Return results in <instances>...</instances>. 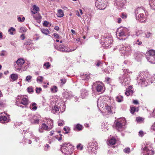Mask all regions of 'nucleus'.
<instances>
[{
    "label": "nucleus",
    "mask_w": 155,
    "mask_h": 155,
    "mask_svg": "<svg viewBox=\"0 0 155 155\" xmlns=\"http://www.w3.org/2000/svg\"><path fill=\"white\" fill-rule=\"evenodd\" d=\"M134 13L137 20L141 22L145 21L146 18L144 13L146 15H147V14L144 7H141L137 8L136 9Z\"/></svg>",
    "instance_id": "obj_1"
},
{
    "label": "nucleus",
    "mask_w": 155,
    "mask_h": 155,
    "mask_svg": "<svg viewBox=\"0 0 155 155\" xmlns=\"http://www.w3.org/2000/svg\"><path fill=\"white\" fill-rule=\"evenodd\" d=\"M113 42L112 38L109 36L103 37L101 39V43L104 48H110Z\"/></svg>",
    "instance_id": "obj_2"
},
{
    "label": "nucleus",
    "mask_w": 155,
    "mask_h": 155,
    "mask_svg": "<svg viewBox=\"0 0 155 155\" xmlns=\"http://www.w3.org/2000/svg\"><path fill=\"white\" fill-rule=\"evenodd\" d=\"M128 30L127 28H123L120 27L118 28L116 31V35L118 38L120 40H123L122 38H120V37L123 38L127 34Z\"/></svg>",
    "instance_id": "obj_3"
},
{
    "label": "nucleus",
    "mask_w": 155,
    "mask_h": 155,
    "mask_svg": "<svg viewBox=\"0 0 155 155\" xmlns=\"http://www.w3.org/2000/svg\"><path fill=\"white\" fill-rule=\"evenodd\" d=\"M146 54L147 60L151 63L155 64V51L153 50H149Z\"/></svg>",
    "instance_id": "obj_4"
},
{
    "label": "nucleus",
    "mask_w": 155,
    "mask_h": 155,
    "mask_svg": "<svg viewBox=\"0 0 155 155\" xmlns=\"http://www.w3.org/2000/svg\"><path fill=\"white\" fill-rule=\"evenodd\" d=\"M72 146L69 143H64L61 147L62 152L65 155H68L71 152V148Z\"/></svg>",
    "instance_id": "obj_5"
},
{
    "label": "nucleus",
    "mask_w": 155,
    "mask_h": 155,
    "mask_svg": "<svg viewBox=\"0 0 155 155\" xmlns=\"http://www.w3.org/2000/svg\"><path fill=\"white\" fill-rule=\"evenodd\" d=\"M95 6L100 10L104 9L106 6V2L105 0H97L95 3Z\"/></svg>",
    "instance_id": "obj_6"
},
{
    "label": "nucleus",
    "mask_w": 155,
    "mask_h": 155,
    "mask_svg": "<svg viewBox=\"0 0 155 155\" xmlns=\"http://www.w3.org/2000/svg\"><path fill=\"white\" fill-rule=\"evenodd\" d=\"M125 119L122 118L121 120L118 121L116 123V129L119 131L124 129V125L125 124Z\"/></svg>",
    "instance_id": "obj_7"
},
{
    "label": "nucleus",
    "mask_w": 155,
    "mask_h": 155,
    "mask_svg": "<svg viewBox=\"0 0 155 155\" xmlns=\"http://www.w3.org/2000/svg\"><path fill=\"white\" fill-rule=\"evenodd\" d=\"M126 3V0H116L114 6L117 8L121 9L124 8L125 4Z\"/></svg>",
    "instance_id": "obj_8"
},
{
    "label": "nucleus",
    "mask_w": 155,
    "mask_h": 155,
    "mask_svg": "<svg viewBox=\"0 0 155 155\" xmlns=\"http://www.w3.org/2000/svg\"><path fill=\"white\" fill-rule=\"evenodd\" d=\"M117 49L121 51V55L124 54L128 52L130 50V48L129 46H124L123 45L118 46Z\"/></svg>",
    "instance_id": "obj_9"
},
{
    "label": "nucleus",
    "mask_w": 155,
    "mask_h": 155,
    "mask_svg": "<svg viewBox=\"0 0 155 155\" xmlns=\"http://www.w3.org/2000/svg\"><path fill=\"white\" fill-rule=\"evenodd\" d=\"M119 79L120 82L123 84L124 82V83L125 84L124 85L125 86H126L127 84H128L130 82V79L127 76L121 75L119 77Z\"/></svg>",
    "instance_id": "obj_10"
},
{
    "label": "nucleus",
    "mask_w": 155,
    "mask_h": 155,
    "mask_svg": "<svg viewBox=\"0 0 155 155\" xmlns=\"http://www.w3.org/2000/svg\"><path fill=\"white\" fill-rule=\"evenodd\" d=\"M55 48L58 51L66 52H71L75 49L74 50L67 49L63 45H60L58 47L55 46Z\"/></svg>",
    "instance_id": "obj_11"
},
{
    "label": "nucleus",
    "mask_w": 155,
    "mask_h": 155,
    "mask_svg": "<svg viewBox=\"0 0 155 155\" xmlns=\"http://www.w3.org/2000/svg\"><path fill=\"white\" fill-rule=\"evenodd\" d=\"M6 114L5 113H2L0 114V122L4 123L9 122V119L4 115V114Z\"/></svg>",
    "instance_id": "obj_12"
},
{
    "label": "nucleus",
    "mask_w": 155,
    "mask_h": 155,
    "mask_svg": "<svg viewBox=\"0 0 155 155\" xmlns=\"http://www.w3.org/2000/svg\"><path fill=\"white\" fill-rule=\"evenodd\" d=\"M16 63L18 68H17V70L20 71L21 69V67L25 63V61L22 58H19L16 61Z\"/></svg>",
    "instance_id": "obj_13"
},
{
    "label": "nucleus",
    "mask_w": 155,
    "mask_h": 155,
    "mask_svg": "<svg viewBox=\"0 0 155 155\" xmlns=\"http://www.w3.org/2000/svg\"><path fill=\"white\" fill-rule=\"evenodd\" d=\"M48 129L49 130L48 126L45 123H43L40 126L38 130L39 132L42 133L44 132L43 130H47Z\"/></svg>",
    "instance_id": "obj_14"
},
{
    "label": "nucleus",
    "mask_w": 155,
    "mask_h": 155,
    "mask_svg": "<svg viewBox=\"0 0 155 155\" xmlns=\"http://www.w3.org/2000/svg\"><path fill=\"white\" fill-rule=\"evenodd\" d=\"M144 54L142 52L137 51L134 53V56L135 59L138 61L142 58Z\"/></svg>",
    "instance_id": "obj_15"
},
{
    "label": "nucleus",
    "mask_w": 155,
    "mask_h": 155,
    "mask_svg": "<svg viewBox=\"0 0 155 155\" xmlns=\"http://www.w3.org/2000/svg\"><path fill=\"white\" fill-rule=\"evenodd\" d=\"M63 96L67 99L71 98L73 97L72 92L71 91H65L63 94Z\"/></svg>",
    "instance_id": "obj_16"
},
{
    "label": "nucleus",
    "mask_w": 155,
    "mask_h": 155,
    "mask_svg": "<svg viewBox=\"0 0 155 155\" xmlns=\"http://www.w3.org/2000/svg\"><path fill=\"white\" fill-rule=\"evenodd\" d=\"M142 150L144 151L145 153L146 152L148 155L149 154L153 155L154 154V151L153 150H149L148 149L147 147H146L142 149Z\"/></svg>",
    "instance_id": "obj_17"
},
{
    "label": "nucleus",
    "mask_w": 155,
    "mask_h": 155,
    "mask_svg": "<svg viewBox=\"0 0 155 155\" xmlns=\"http://www.w3.org/2000/svg\"><path fill=\"white\" fill-rule=\"evenodd\" d=\"M88 94V91L85 89H83L81 91V96L83 98H85Z\"/></svg>",
    "instance_id": "obj_18"
},
{
    "label": "nucleus",
    "mask_w": 155,
    "mask_h": 155,
    "mask_svg": "<svg viewBox=\"0 0 155 155\" xmlns=\"http://www.w3.org/2000/svg\"><path fill=\"white\" fill-rule=\"evenodd\" d=\"M81 78L82 80L87 81L90 78V75L87 74H83L81 75Z\"/></svg>",
    "instance_id": "obj_19"
},
{
    "label": "nucleus",
    "mask_w": 155,
    "mask_h": 155,
    "mask_svg": "<svg viewBox=\"0 0 155 155\" xmlns=\"http://www.w3.org/2000/svg\"><path fill=\"white\" fill-rule=\"evenodd\" d=\"M83 126L79 124H77L74 126V130H75L80 131L82 130Z\"/></svg>",
    "instance_id": "obj_20"
},
{
    "label": "nucleus",
    "mask_w": 155,
    "mask_h": 155,
    "mask_svg": "<svg viewBox=\"0 0 155 155\" xmlns=\"http://www.w3.org/2000/svg\"><path fill=\"white\" fill-rule=\"evenodd\" d=\"M29 103L28 100L25 97H23L22 98L21 101V104H23L24 105H27Z\"/></svg>",
    "instance_id": "obj_21"
},
{
    "label": "nucleus",
    "mask_w": 155,
    "mask_h": 155,
    "mask_svg": "<svg viewBox=\"0 0 155 155\" xmlns=\"http://www.w3.org/2000/svg\"><path fill=\"white\" fill-rule=\"evenodd\" d=\"M60 107L58 105H55L52 108L51 110V112L54 114L58 113L59 110V108Z\"/></svg>",
    "instance_id": "obj_22"
},
{
    "label": "nucleus",
    "mask_w": 155,
    "mask_h": 155,
    "mask_svg": "<svg viewBox=\"0 0 155 155\" xmlns=\"http://www.w3.org/2000/svg\"><path fill=\"white\" fill-rule=\"evenodd\" d=\"M48 122V125L49 128V130H51L53 126V120L51 119H49Z\"/></svg>",
    "instance_id": "obj_23"
},
{
    "label": "nucleus",
    "mask_w": 155,
    "mask_h": 155,
    "mask_svg": "<svg viewBox=\"0 0 155 155\" xmlns=\"http://www.w3.org/2000/svg\"><path fill=\"white\" fill-rule=\"evenodd\" d=\"M143 74H140V75L137 77V79L138 81L140 80L141 82H144L145 81V78H144V77H143Z\"/></svg>",
    "instance_id": "obj_24"
},
{
    "label": "nucleus",
    "mask_w": 155,
    "mask_h": 155,
    "mask_svg": "<svg viewBox=\"0 0 155 155\" xmlns=\"http://www.w3.org/2000/svg\"><path fill=\"white\" fill-rule=\"evenodd\" d=\"M149 4L151 8L152 9L155 10V0H150Z\"/></svg>",
    "instance_id": "obj_25"
},
{
    "label": "nucleus",
    "mask_w": 155,
    "mask_h": 155,
    "mask_svg": "<svg viewBox=\"0 0 155 155\" xmlns=\"http://www.w3.org/2000/svg\"><path fill=\"white\" fill-rule=\"evenodd\" d=\"M96 89L98 92H101L103 88V85L102 84H97Z\"/></svg>",
    "instance_id": "obj_26"
},
{
    "label": "nucleus",
    "mask_w": 155,
    "mask_h": 155,
    "mask_svg": "<svg viewBox=\"0 0 155 155\" xmlns=\"http://www.w3.org/2000/svg\"><path fill=\"white\" fill-rule=\"evenodd\" d=\"M10 78L12 79V81H14L18 79V76L16 74H12L10 75Z\"/></svg>",
    "instance_id": "obj_27"
},
{
    "label": "nucleus",
    "mask_w": 155,
    "mask_h": 155,
    "mask_svg": "<svg viewBox=\"0 0 155 155\" xmlns=\"http://www.w3.org/2000/svg\"><path fill=\"white\" fill-rule=\"evenodd\" d=\"M57 16L58 17L61 18L64 16V13L62 10L59 9L58 11L57 14Z\"/></svg>",
    "instance_id": "obj_28"
},
{
    "label": "nucleus",
    "mask_w": 155,
    "mask_h": 155,
    "mask_svg": "<svg viewBox=\"0 0 155 155\" xmlns=\"http://www.w3.org/2000/svg\"><path fill=\"white\" fill-rule=\"evenodd\" d=\"M132 88V87L131 86H130L129 87V89H126V92H125L126 95L129 96L130 95V92L133 91L132 90H131Z\"/></svg>",
    "instance_id": "obj_29"
},
{
    "label": "nucleus",
    "mask_w": 155,
    "mask_h": 155,
    "mask_svg": "<svg viewBox=\"0 0 155 155\" xmlns=\"http://www.w3.org/2000/svg\"><path fill=\"white\" fill-rule=\"evenodd\" d=\"M116 100L119 102H121L123 101V97L121 95H118L116 98Z\"/></svg>",
    "instance_id": "obj_30"
},
{
    "label": "nucleus",
    "mask_w": 155,
    "mask_h": 155,
    "mask_svg": "<svg viewBox=\"0 0 155 155\" xmlns=\"http://www.w3.org/2000/svg\"><path fill=\"white\" fill-rule=\"evenodd\" d=\"M41 31L43 33L46 35H47L49 33V32L48 30L47 29H41Z\"/></svg>",
    "instance_id": "obj_31"
},
{
    "label": "nucleus",
    "mask_w": 155,
    "mask_h": 155,
    "mask_svg": "<svg viewBox=\"0 0 155 155\" xmlns=\"http://www.w3.org/2000/svg\"><path fill=\"white\" fill-rule=\"evenodd\" d=\"M15 31V29L13 27H12L9 28L8 30V32L9 34L11 35H13L14 34L13 32Z\"/></svg>",
    "instance_id": "obj_32"
},
{
    "label": "nucleus",
    "mask_w": 155,
    "mask_h": 155,
    "mask_svg": "<svg viewBox=\"0 0 155 155\" xmlns=\"http://www.w3.org/2000/svg\"><path fill=\"white\" fill-rule=\"evenodd\" d=\"M116 140L115 138H113L110 140L109 143L110 144L114 145L116 142Z\"/></svg>",
    "instance_id": "obj_33"
},
{
    "label": "nucleus",
    "mask_w": 155,
    "mask_h": 155,
    "mask_svg": "<svg viewBox=\"0 0 155 155\" xmlns=\"http://www.w3.org/2000/svg\"><path fill=\"white\" fill-rule=\"evenodd\" d=\"M124 74L123 75L124 76H127V74L128 75V74L132 73L129 70L127 69H123Z\"/></svg>",
    "instance_id": "obj_34"
},
{
    "label": "nucleus",
    "mask_w": 155,
    "mask_h": 155,
    "mask_svg": "<svg viewBox=\"0 0 155 155\" xmlns=\"http://www.w3.org/2000/svg\"><path fill=\"white\" fill-rule=\"evenodd\" d=\"M51 91L54 93H55L57 91V87L56 86H53L51 88Z\"/></svg>",
    "instance_id": "obj_35"
},
{
    "label": "nucleus",
    "mask_w": 155,
    "mask_h": 155,
    "mask_svg": "<svg viewBox=\"0 0 155 155\" xmlns=\"http://www.w3.org/2000/svg\"><path fill=\"white\" fill-rule=\"evenodd\" d=\"M43 66L45 68H46V69H48L50 67V64L49 62H46L44 63Z\"/></svg>",
    "instance_id": "obj_36"
},
{
    "label": "nucleus",
    "mask_w": 155,
    "mask_h": 155,
    "mask_svg": "<svg viewBox=\"0 0 155 155\" xmlns=\"http://www.w3.org/2000/svg\"><path fill=\"white\" fill-rule=\"evenodd\" d=\"M26 29L25 27H21L19 30V32L21 33L26 32Z\"/></svg>",
    "instance_id": "obj_37"
},
{
    "label": "nucleus",
    "mask_w": 155,
    "mask_h": 155,
    "mask_svg": "<svg viewBox=\"0 0 155 155\" xmlns=\"http://www.w3.org/2000/svg\"><path fill=\"white\" fill-rule=\"evenodd\" d=\"M32 108V109L33 110H36L37 109V107L36 104L35 103H33L31 105Z\"/></svg>",
    "instance_id": "obj_38"
},
{
    "label": "nucleus",
    "mask_w": 155,
    "mask_h": 155,
    "mask_svg": "<svg viewBox=\"0 0 155 155\" xmlns=\"http://www.w3.org/2000/svg\"><path fill=\"white\" fill-rule=\"evenodd\" d=\"M44 79L43 77L42 76H39L37 78V82L38 81H40L41 82H42L43 80Z\"/></svg>",
    "instance_id": "obj_39"
},
{
    "label": "nucleus",
    "mask_w": 155,
    "mask_h": 155,
    "mask_svg": "<svg viewBox=\"0 0 155 155\" xmlns=\"http://www.w3.org/2000/svg\"><path fill=\"white\" fill-rule=\"evenodd\" d=\"M32 77L30 75H28L26 77L25 80H26L28 82H31V79Z\"/></svg>",
    "instance_id": "obj_40"
},
{
    "label": "nucleus",
    "mask_w": 155,
    "mask_h": 155,
    "mask_svg": "<svg viewBox=\"0 0 155 155\" xmlns=\"http://www.w3.org/2000/svg\"><path fill=\"white\" fill-rule=\"evenodd\" d=\"M33 10H35L37 12L39 10V8L35 5H34L33 6Z\"/></svg>",
    "instance_id": "obj_41"
},
{
    "label": "nucleus",
    "mask_w": 155,
    "mask_h": 155,
    "mask_svg": "<svg viewBox=\"0 0 155 155\" xmlns=\"http://www.w3.org/2000/svg\"><path fill=\"white\" fill-rule=\"evenodd\" d=\"M120 17L122 19H125L127 18V15L126 13H123L121 14Z\"/></svg>",
    "instance_id": "obj_42"
},
{
    "label": "nucleus",
    "mask_w": 155,
    "mask_h": 155,
    "mask_svg": "<svg viewBox=\"0 0 155 155\" xmlns=\"http://www.w3.org/2000/svg\"><path fill=\"white\" fill-rule=\"evenodd\" d=\"M134 44L140 45L142 44V42L141 41H140L139 39H137L134 42Z\"/></svg>",
    "instance_id": "obj_43"
},
{
    "label": "nucleus",
    "mask_w": 155,
    "mask_h": 155,
    "mask_svg": "<svg viewBox=\"0 0 155 155\" xmlns=\"http://www.w3.org/2000/svg\"><path fill=\"white\" fill-rule=\"evenodd\" d=\"M130 113L131 114H134L136 111V108L134 107H130Z\"/></svg>",
    "instance_id": "obj_44"
},
{
    "label": "nucleus",
    "mask_w": 155,
    "mask_h": 155,
    "mask_svg": "<svg viewBox=\"0 0 155 155\" xmlns=\"http://www.w3.org/2000/svg\"><path fill=\"white\" fill-rule=\"evenodd\" d=\"M106 107V110L108 112L110 113H111V107L110 106L107 105Z\"/></svg>",
    "instance_id": "obj_45"
},
{
    "label": "nucleus",
    "mask_w": 155,
    "mask_h": 155,
    "mask_svg": "<svg viewBox=\"0 0 155 155\" xmlns=\"http://www.w3.org/2000/svg\"><path fill=\"white\" fill-rule=\"evenodd\" d=\"M96 66L97 67H99L101 66L102 65L101 61H97L96 62V63H95Z\"/></svg>",
    "instance_id": "obj_46"
},
{
    "label": "nucleus",
    "mask_w": 155,
    "mask_h": 155,
    "mask_svg": "<svg viewBox=\"0 0 155 155\" xmlns=\"http://www.w3.org/2000/svg\"><path fill=\"white\" fill-rule=\"evenodd\" d=\"M101 98H99L98 99L97 101V105L98 107H99V106L101 107V101H102Z\"/></svg>",
    "instance_id": "obj_47"
},
{
    "label": "nucleus",
    "mask_w": 155,
    "mask_h": 155,
    "mask_svg": "<svg viewBox=\"0 0 155 155\" xmlns=\"http://www.w3.org/2000/svg\"><path fill=\"white\" fill-rule=\"evenodd\" d=\"M97 145V143L95 141L94 143H91V145L92 146V148H94L95 149H96V146Z\"/></svg>",
    "instance_id": "obj_48"
},
{
    "label": "nucleus",
    "mask_w": 155,
    "mask_h": 155,
    "mask_svg": "<svg viewBox=\"0 0 155 155\" xmlns=\"http://www.w3.org/2000/svg\"><path fill=\"white\" fill-rule=\"evenodd\" d=\"M145 35L146 38H148L152 36V34L150 32H147V33H145Z\"/></svg>",
    "instance_id": "obj_49"
},
{
    "label": "nucleus",
    "mask_w": 155,
    "mask_h": 155,
    "mask_svg": "<svg viewBox=\"0 0 155 155\" xmlns=\"http://www.w3.org/2000/svg\"><path fill=\"white\" fill-rule=\"evenodd\" d=\"M60 81H61V84L62 85H64L66 82V79H61Z\"/></svg>",
    "instance_id": "obj_50"
},
{
    "label": "nucleus",
    "mask_w": 155,
    "mask_h": 155,
    "mask_svg": "<svg viewBox=\"0 0 155 155\" xmlns=\"http://www.w3.org/2000/svg\"><path fill=\"white\" fill-rule=\"evenodd\" d=\"M142 33V32L141 31H136L135 32V35L136 36H138L140 34H141Z\"/></svg>",
    "instance_id": "obj_51"
},
{
    "label": "nucleus",
    "mask_w": 155,
    "mask_h": 155,
    "mask_svg": "<svg viewBox=\"0 0 155 155\" xmlns=\"http://www.w3.org/2000/svg\"><path fill=\"white\" fill-rule=\"evenodd\" d=\"M77 148L80 150H81L83 149V147L82 145L81 144H78L77 146Z\"/></svg>",
    "instance_id": "obj_52"
},
{
    "label": "nucleus",
    "mask_w": 155,
    "mask_h": 155,
    "mask_svg": "<svg viewBox=\"0 0 155 155\" xmlns=\"http://www.w3.org/2000/svg\"><path fill=\"white\" fill-rule=\"evenodd\" d=\"M28 91L29 93L33 92V90L31 87H29L27 88Z\"/></svg>",
    "instance_id": "obj_53"
},
{
    "label": "nucleus",
    "mask_w": 155,
    "mask_h": 155,
    "mask_svg": "<svg viewBox=\"0 0 155 155\" xmlns=\"http://www.w3.org/2000/svg\"><path fill=\"white\" fill-rule=\"evenodd\" d=\"M124 152L125 153H129L130 152V149L129 148H126L124 150Z\"/></svg>",
    "instance_id": "obj_54"
},
{
    "label": "nucleus",
    "mask_w": 155,
    "mask_h": 155,
    "mask_svg": "<svg viewBox=\"0 0 155 155\" xmlns=\"http://www.w3.org/2000/svg\"><path fill=\"white\" fill-rule=\"evenodd\" d=\"M41 88L40 87H36V92L38 94L41 91Z\"/></svg>",
    "instance_id": "obj_55"
},
{
    "label": "nucleus",
    "mask_w": 155,
    "mask_h": 155,
    "mask_svg": "<svg viewBox=\"0 0 155 155\" xmlns=\"http://www.w3.org/2000/svg\"><path fill=\"white\" fill-rule=\"evenodd\" d=\"M6 52V51L5 50H2L0 53V55L2 56H4L5 55V53Z\"/></svg>",
    "instance_id": "obj_56"
},
{
    "label": "nucleus",
    "mask_w": 155,
    "mask_h": 155,
    "mask_svg": "<svg viewBox=\"0 0 155 155\" xmlns=\"http://www.w3.org/2000/svg\"><path fill=\"white\" fill-rule=\"evenodd\" d=\"M144 135V132L141 130L139 132V136L142 137Z\"/></svg>",
    "instance_id": "obj_57"
},
{
    "label": "nucleus",
    "mask_w": 155,
    "mask_h": 155,
    "mask_svg": "<svg viewBox=\"0 0 155 155\" xmlns=\"http://www.w3.org/2000/svg\"><path fill=\"white\" fill-rule=\"evenodd\" d=\"M5 102L0 101V107H3L5 104Z\"/></svg>",
    "instance_id": "obj_58"
},
{
    "label": "nucleus",
    "mask_w": 155,
    "mask_h": 155,
    "mask_svg": "<svg viewBox=\"0 0 155 155\" xmlns=\"http://www.w3.org/2000/svg\"><path fill=\"white\" fill-rule=\"evenodd\" d=\"M49 22L48 21H45L44 22L43 25L44 26L47 27L48 26V24H49Z\"/></svg>",
    "instance_id": "obj_59"
},
{
    "label": "nucleus",
    "mask_w": 155,
    "mask_h": 155,
    "mask_svg": "<svg viewBox=\"0 0 155 155\" xmlns=\"http://www.w3.org/2000/svg\"><path fill=\"white\" fill-rule=\"evenodd\" d=\"M31 44V42L29 41H27L26 42L24 43V44L26 45H29Z\"/></svg>",
    "instance_id": "obj_60"
},
{
    "label": "nucleus",
    "mask_w": 155,
    "mask_h": 155,
    "mask_svg": "<svg viewBox=\"0 0 155 155\" xmlns=\"http://www.w3.org/2000/svg\"><path fill=\"white\" fill-rule=\"evenodd\" d=\"M53 35L54 37H56V38L58 39H59L60 37L59 35L57 33H54L53 34Z\"/></svg>",
    "instance_id": "obj_61"
},
{
    "label": "nucleus",
    "mask_w": 155,
    "mask_h": 155,
    "mask_svg": "<svg viewBox=\"0 0 155 155\" xmlns=\"http://www.w3.org/2000/svg\"><path fill=\"white\" fill-rule=\"evenodd\" d=\"M21 39V40H24L25 39V35L24 34H22L21 36H20V37Z\"/></svg>",
    "instance_id": "obj_62"
},
{
    "label": "nucleus",
    "mask_w": 155,
    "mask_h": 155,
    "mask_svg": "<svg viewBox=\"0 0 155 155\" xmlns=\"http://www.w3.org/2000/svg\"><path fill=\"white\" fill-rule=\"evenodd\" d=\"M133 103L134 104H138V101L137 100H134L133 101Z\"/></svg>",
    "instance_id": "obj_63"
},
{
    "label": "nucleus",
    "mask_w": 155,
    "mask_h": 155,
    "mask_svg": "<svg viewBox=\"0 0 155 155\" xmlns=\"http://www.w3.org/2000/svg\"><path fill=\"white\" fill-rule=\"evenodd\" d=\"M136 120L138 122H140L142 120V119L140 117H139L137 118Z\"/></svg>",
    "instance_id": "obj_64"
}]
</instances>
